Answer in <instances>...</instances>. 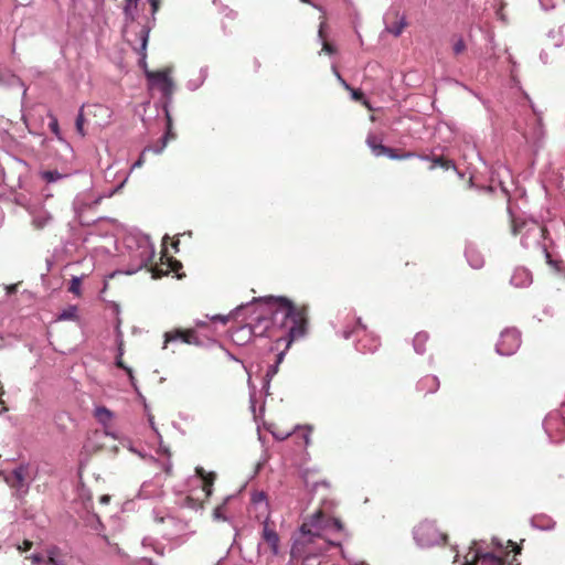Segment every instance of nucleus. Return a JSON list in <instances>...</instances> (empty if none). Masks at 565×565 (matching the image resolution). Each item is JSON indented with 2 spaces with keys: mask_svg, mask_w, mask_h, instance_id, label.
I'll list each match as a JSON object with an SVG mask.
<instances>
[{
  "mask_svg": "<svg viewBox=\"0 0 565 565\" xmlns=\"http://www.w3.org/2000/svg\"><path fill=\"white\" fill-rule=\"evenodd\" d=\"M252 303H260L263 308L249 324L252 334L264 337L270 326L279 323V326L284 328L290 322L288 327V343L305 335V309H297L288 298L274 296L254 298Z\"/></svg>",
  "mask_w": 565,
  "mask_h": 565,
  "instance_id": "1",
  "label": "nucleus"
},
{
  "mask_svg": "<svg viewBox=\"0 0 565 565\" xmlns=\"http://www.w3.org/2000/svg\"><path fill=\"white\" fill-rule=\"evenodd\" d=\"M512 233L514 235L521 236V245L524 248H540L545 254L547 263L556 267V262H554L546 250L545 246L542 244L544 238L545 230L544 227L536 221L530 218H520L515 217L512 220Z\"/></svg>",
  "mask_w": 565,
  "mask_h": 565,
  "instance_id": "2",
  "label": "nucleus"
},
{
  "mask_svg": "<svg viewBox=\"0 0 565 565\" xmlns=\"http://www.w3.org/2000/svg\"><path fill=\"white\" fill-rule=\"evenodd\" d=\"M299 531L312 539L322 536L324 532H344V526L340 519L329 518L319 510L301 524Z\"/></svg>",
  "mask_w": 565,
  "mask_h": 565,
  "instance_id": "3",
  "label": "nucleus"
},
{
  "mask_svg": "<svg viewBox=\"0 0 565 565\" xmlns=\"http://www.w3.org/2000/svg\"><path fill=\"white\" fill-rule=\"evenodd\" d=\"M150 26L140 25H126L124 30V36L126 41L132 46V49L140 55L139 65L147 70V44L149 40Z\"/></svg>",
  "mask_w": 565,
  "mask_h": 565,
  "instance_id": "4",
  "label": "nucleus"
},
{
  "mask_svg": "<svg viewBox=\"0 0 565 565\" xmlns=\"http://www.w3.org/2000/svg\"><path fill=\"white\" fill-rule=\"evenodd\" d=\"M134 241L136 243V252L131 255V257L136 260L134 268L127 271V274L131 275L137 273L139 269L147 266L154 256V245L151 243L150 237L143 234H137L128 238V246L130 247L129 242Z\"/></svg>",
  "mask_w": 565,
  "mask_h": 565,
  "instance_id": "5",
  "label": "nucleus"
},
{
  "mask_svg": "<svg viewBox=\"0 0 565 565\" xmlns=\"http://www.w3.org/2000/svg\"><path fill=\"white\" fill-rule=\"evenodd\" d=\"M414 540L420 547H430L444 540L435 523L425 521L419 523L413 531Z\"/></svg>",
  "mask_w": 565,
  "mask_h": 565,
  "instance_id": "6",
  "label": "nucleus"
},
{
  "mask_svg": "<svg viewBox=\"0 0 565 565\" xmlns=\"http://www.w3.org/2000/svg\"><path fill=\"white\" fill-rule=\"evenodd\" d=\"M521 345V333L514 328H507L500 334L495 344V351L503 356H510L516 352Z\"/></svg>",
  "mask_w": 565,
  "mask_h": 565,
  "instance_id": "7",
  "label": "nucleus"
},
{
  "mask_svg": "<svg viewBox=\"0 0 565 565\" xmlns=\"http://www.w3.org/2000/svg\"><path fill=\"white\" fill-rule=\"evenodd\" d=\"M279 535L277 531L270 525L269 516H267L263 522L262 530V542L257 545L258 554L262 553L263 543L267 544L273 556H277L280 553L279 547Z\"/></svg>",
  "mask_w": 565,
  "mask_h": 565,
  "instance_id": "8",
  "label": "nucleus"
},
{
  "mask_svg": "<svg viewBox=\"0 0 565 565\" xmlns=\"http://www.w3.org/2000/svg\"><path fill=\"white\" fill-rule=\"evenodd\" d=\"M478 562H480V565H503L501 557H498L493 553H483L481 550L477 548L468 551L463 556V563L460 565H476Z\"/></svg>",
  "mask_w": 565,
  "mask_h": 565,
  "instance_id": "9",
  "label": "nucleus"
},
{
  "mask_svg": "<svg viewBox=\"0 0 565 565\" xmlns=\"http://www.w3.org/2000/svg\"><path fill=\"white\" fill-rule=\"evenodd\" d=\"M146 76L148 81L157 85L162 93V95L167 98H170L173 93L174 84L172 79L169 77L166 71L162 72H150L146 71Z\"/></svg>",
  "mask_w": 565,
  "mask_h": 565,
  "instance_id": "10",
  "label": "nucleus"
},
{
  "mask_svg": "<svg viewBox=\"0 0 565 565\" xmlns=\"http://www.w3.org/2000/svg\"><path fill=\"white\" fill-rule=\"evenodd\" d=\"M28 472V466L20 465L12 472L4 476V481L12 488H17L18 491L25 493L29 489V484L25 482V476Z\"/></svg>",
  "mask_w": 565,
  "mask_h": 565,
  "instance_id": "11",
  "label": "nucleus"
},
{
  "mask_svg": "<svg viewBox=\"0 0 565 565\" xmlns=\"http://www.w3.org/2000/svg\"><path fill=\"white\" fill-rule=\"evenodd\" d=\"M181 341L186 344H195L199 345L200 341L198 340L196 333L194 330H180L177 329L174 331L164 333V343L163 349H167L168 343Z\"/></svg>",
  "mask_w": 565,
  "mask_h": 565,
  "instance_id": "12",
  "label": "nucleus"
},
{
  "mask_svg": "<svg viewBox=\"0 0 565 565\" xmlns=\"http://www.w3.org/2000/svg\"><path fill=\"white\" fill-rule=\"evenodd\" d=\"M31 224L35 230H43L51 225L53 222V215L50 211L43 206H34L30 210Z\"/></svg>",
  "mask_w": 565,
  "mask_h": 565,
  "instance_id": "13",
  "label": "nucleus"
},
{
  "mask_svg": "<svg viewBox=\"0 0 565 565\" xmlns=\"http://www.w3.org/2000/svg\"><path fill=\"white\" fill-rule=\"evenodd\" d=\"M359 331L366 332V326L362 322L361 318L350 317L345 321V326L337 331V333L345 339L349 340L353 334H358Z\"/></svg>",
  "mask_w": 565,
  "mask_h": 565,
  "instance_id": "14",
  "label": "nucleus"
},
{
  "mask_svg": "<svg viewBox=\"0 0 565 565\" xmlns=\"http://www.w3.org/2000/svg\"><path fill=\"white\" fill-rule=\"evenodd\" d=\"M0 86L3 87H14L19 86L22 88V98H25L28 88L21 78L13 74L11 71L6 68H0Z\"/></svg>",
  "mask_w": 565,
  "mask_h": 565,
  "instance_id": "15",
  "label": "nucleus"
},
{
  "mask_svg": "<svg viewBox=\"0 0 565 565\" xmlns=\"http://www.w3.org/2000/svg\"><path fill=\"white\" fill-rule=\"evenodd\" d=\"M510 284L516 288L529 287L532 284V274L525 267H516L511 276Z\"/></svg>",
  "mask_w": 565,
  "mask_h": 565,
  "instance_id": "16",
  "label": "nucleus"
},
{
  "mask_svg": "<svg viewBox=\"0 0 565 565\" xmlns=\"http://www.w3.org/2000/svg\"><path fill=\"white\" fill-rule=\"evenodd\" d=\"M465 256L467 258L468 264L473 269H480L483 267L484 258L475 244L468 243L466 245Z\"/></svg>",
  "mask_w": 565,
  "mask_h": 565,
  "instance_id": "17",
  "label": "nucleus"
},
{
  "mask_svg": "<svg viewBox=\"0 0 565 565\" xmlns=\"http://www.w3.org/2000/svg\"><path fill=\"white\" fill-rule=\"evenodd\" d=\"M379 347L380 340L370 333H365V335L362 339H360L355 344L356 350L362 353H372L376 351Z\"/></svg>",
  "mask_w": 565,
  "mask_h": 565,
  "instance_id": "18",
  "label": "nucleus"
},
{
  "mask_svg": "<svg viewBox=\"0 0 565 565\" xmlns=\"http://www.w3.org/2000/svg\"><path fill=\"white\" fill-rule=\"evenodd\" d=\"M417 390L424 393H435L439 388V380L435 375H426L417 383Z\"/></svg>",
  "mask_w": 565,
  "mask_h": 565,
  "instance_id": "19",
  "label": "nucleus"
},
{
  "mask_svg": "<svg viewBox=\"0 0 565 565\" xmlns=\"http://www.w3.org/2000/svg\"><path fill=\"white\" fill-rule=\"evenodd\" d=\"M167 262H168V264H167L166 269H163L162 267H159V266H156L151 269L152 278H160L162 276L168 275L169 271L177 273L182 267V264L177 259L167 258Z\"/></svg>",
  "mask_w": 565,
  "mask_h": 565,
  "instance_id": "20",
  "label": "nucleus"
},
{
  "mask_svg": "<svg viewBox=\"0 0 565 565\" xmlns=\"http://www.w3.org/2000/svg\"><path fill=\"white\" fill-rule=\"evenodd\" d=\"M418 158L424 161H431L433 166L430 169H434L436 167H439L444 170L456 169L455 163L451 160H447L443 157H433L429 154H422V156H418Z\"/></svg>",
  "mask_w": 565,
  "mask_h": 565,
  "instance_id": "21",
  "label": "nucleus"
},
{
  "mask_svg": "<svg viewBox=\"0 0 565 565\" xmlns=\"http://www.w3.org/2000/svg\"><path fill=\"white\" fill-rule=\"evenodd\" d=\"M166 115H167V131L161 138V143L156 147L147 148L148 150H151L154 153H161L167 146L168 139L174 138V135L171 132L172 119H171V116L168 110H166Z\"/></svg>",
  "mask_w": 565,
  "mask_h": 565,
  "instance_id": "22",
  "label": "nucleus"
},
{
  "mask_svg": "<svg viewBox=\"0 0 565 565\" xmlns=\"http://www.w3.org/2000/svg\"><path fill=\"white\" fill-rule=\"evenodd\" d=\"M545 137V129L541 117H536L530 132L529 139L534 143H540Z\"/></svg>",
  "mask_w": 565,
  "mask_h": 565,
  "instance_id": "23",
  "label": "nucleus"
},
{
  "mask_svg": "<svg viewBox=\"0 0 565 565\" xmlns=\"http://www.w3.org/2000/svg\"><path fill=\"white\" fill-rule=\"evenodd\" d=\"M196 476L203 480L204 482V491L206 492V495H211L212 493V484L215 479L214 472H206L202 467L195 468Z\"/></svg>",
  "mask_w": 565,
  "mask_h": 565,
  "instance_id": "24",
  "label": "nucleus"
},
{
  "mask_svg": "<svg viewBox=\"0 0 565 565\" xmlns=\"http://www.w3.org/2000/svg\"><path fill=\"white\" fill-rule=\"evenodd\" d=\"M94 416L102 426L106 427L114 418V413L105 406H97L94 409Z\"/></svg>",
  "mask_w": 565,
  "mask_h": 565,
  "instance_id": "25",
  "label": "nucleus"
},
{
  "mask_svg": "<svg viewBox=\"0 0 565 565\" xmlns=\"http://www.w3.org/2000/svg\"><path fill=\"white\" fill-rule=\"evenodd\" d=\"M366 143L375 157H382L386 150V146H384L382 140L375 135H369L366 138Z\"/></svg>",
  "mask_w": 565,
  "mask_h": 565,
  "instance_id": "26",
  "label": "nucleus"
},
{
  "mask_svg": "<svg viewBox=\"0 0 565 565\" xmlns=\"http://www.w3.org/2000/svg\"><path fill=\"white\" fill-rule=\"evenodd\" d=\"M429 339V335L425 331L417 332L413 339V347L417 354H424L426 349L425 345Z\"/></svg>",
  "mask_w": 565,
  "mask_h": 565,
  "instance_id": "27",
  "label": "nucleus"
},
{
  "mask_svg": "<svg viewBox=\"0 0 565 565\" xmlns=\"http://www.w3.org/2000/svg\"><path fill=\"white\" fill-rule=\"evenodd\" d=\"M531 525L535 529L547 531L554 527V522L545 515H536L531 519Z\"/></svg>",
  "mask_w": 565,
  "mask_h": 565,
  "instance_id": "28",
  "label": "nucleus"
},
{
  "mask_svg": "<svg viewBox=\"0 0 565 565\" xmlns=\"http://www.w3.org/2000/svg\"><path fill=\"white\" fill-rule=\"evenodd\" d=\"M47 559L45 561V564L49 565H64V559L61 554V550L56 546H52L47 550L46 553Z\"/></svg>",
  "mask_w": 565,
  "mask_h": 565,
  "instance_id": "29",
  "label": "nucleus"
},
{
  "mask_svg": "<svg viewBox=\"0 0 565 565\" xmlns=\"http://www.w3.org/2000/svg\"><path fill=\"white\" fill-rule=\"evenodd\" d=\"M406 24H407L406 18L404 15H402L394 23L386 25L385 30L388 33L393 34L394 36H399L402 34L404 28L406 26Z\"/></svg>",
  "mask_w": 565,
  "mask_h": 565,
  "instance_id": "30",
  "label": "nucleus"
},
{
  "mask_svg": "<svg viewBox=\"0 0 565 565\" xmlns=\"http://www.w3.org/2000/svg\"><path fill=\"white\" fill-rule=\"evenodd\" d=\"M122 355H124L122 341H121V339H118V355L116 358V365L118 367L125 370L127 372L128 376L131 380H134L132 369L124 364L122 359H121Z\"/></svg>",
  "mask_w": 565,
  "mask_h": 565,
  "instance_id": "31",
  "label": "nucleus"
},
{
  "mask_svg": "<svg viewBox=\"0 0 565 565\" xmlns=\"http://www.w3.org/2000/svg\"><path fill=\"white\" fill-rule=\"evenodd\" d=\"M383 156L388 157L390 159L393 160H403L414 158L416 154L414 152H404L402 154H397L395 149L386 147V150L384 151Z\"/></svg>",
  "mask_w": 565,
  "mask_h": 565,
  "instance_id": "32",
  "label": "nucleus"
},
{
  "mask_svg": "<svg viewBox=\"0 0 565 565\" xmlns=\"http://www.w3.org/2000/svg\"><path fill=\"white\" fill-rule=\"evenodd\" d=\"M138 0H125L124 13L127 20L130 22L135 19V10L137 8Z\"/></svg>",
  "mask_w": 565,
  "mask_h": 565,
  "instance_id": "33",
  "label": "nucleus"
},
{
  "mask_svg": "<svg viewBox=\"0 0 565 565\" xmlns=\"http://www.w3.org/2000/svg\"><path fill=\"white\" fill-rule=\"evenodd\" d=\"M41 177L47 183H53L62 180L65 175L60 173L57 170H46L41 173Z\"/></svg>",
  "mask_w": 565,
  "mask_h": 565,
  "instance_id": "34",
  "label": "nucleus"
},
{
  "mask_svg": "<svg viewBox=\"0 0 565 565\" xmlns=\"http://www.w3.org/2000/svg\"><path fill=\"white\" fill-rule=\"evenodd\" d=\"M77 308L75 306H70L68 308L62 310L58 316L57 320L65 321V320H73L76 318Z\"/></svg>",
  "mask_w": 565,
  "mask_h": 565,
  "instance_id": "35",
  "label": "nucleus"
},
{
  "mask_svg": "<svg viewBox=\"0 0 565 565\" xmlns=\"http://www.w3.org/2000/svg\"><path fill=\"white\" fill-rule=\"evenodd\" d=\"M84 121H85V118H84V114H83V107L79 109L77 116H76V120H75V128H76V131L77 134L81 136V137H84L85 136V130H84Z\"/></svg>",
  "mask_w": 565,
  "mask_h": 565,
  "instance_id": "36",
  "label": "nucleus"
},
{
  "mask_svg": "<svg viewBox=\"0 0 565 565\" xmlns=\"http://www.w3.org/2000/svg\"><path fill=\"white\" fill-rule=\"evenodd\" d=\"M49 118H50V122H49V128L50 130L56 136L60 138L61 136V130H60V126H58V121H57V118L50 114L49 115Z\"/></svg>",
  "mask_w": 565,
  "mask_h": 565,
  "instance_id": "37",
  "label": "nucleus"
},
{
  "mask_svg": "<svg viewBox=\"0 0 565 565\" xmlns=\"http://www.w3.org/2000/svg\"><path fill=\"white\" fill-rule=\"evenodd\" d=\"M232 497H227L224 501L223 504L216 507L213 511V515H214V519L215 520H222V521H226L227 518L224 515L223 511L225 509V504H226V501L230 500Z\"/></svg>",
  "mask_w": 565,
  "mask_h": 565,
  "instance_id": "38",
  "label": "nucleus"
},
{
  "mask_svg": "<svg viewBox=\"0 0 565 565\" xmlns=\"http://www.w3.org/2000/svg\"><path fill=\"white\" fill-rule=\"evenodd\" d=\"M81 278L79 277H73L72 280H71V285H70V288L68 290L74 294V295H79L81 294Z\"/></svg>",
  "mask_w": 565,
  "mask_h": 565,
  "instance_id": "39",
  "label": "nucleus"
},
{
  "mask_svg": "<svg viewBox=\"0 0 565 565\" xmlns=\"http://www.w3.org/2000/svg\"><path fill=\"white\" fill-rule=\"evenodd\" d=\"M84 194H79L74 199L73 205L76 212L83 211L88 204L83 200Z\"/></svg>",
  "mask_w": 565,
  "mask_h": 565,
  "instance_id": "40",
  "label": "nucleus"
},
{
  "mask_svg": "<svg viewBox=\"0 0 565 565\" xmlns=\"http://www.w3.org/2000/svg\"><path fill=\"white\" fill-rule=\"evenodd\" d=\"M452 50H454V53L457 55L462 53L466 50V44H465V41L462 38H458L455 41V43L452 45Z\"/></svg>",
  "mask_w": 565,
  "mask_h": 565,
  "instance_id": "41",
  "label": "nucleus"
},
{
  "mask_svg": "<svg viewBox=\"0 0 565 565\" xmlns=\"http://www.w3.org/2000/svg\"><path fill=\"white\" fill-rule=\"evenodd\" d=\"M248 385L250 387V394H249V403H250V409L255 414V407H256V392L255 386L252 385L250 381H248Z\"/></svg>",
  "mask_w": 565,
  "mask_h": 565,
  "instance_id": "42",
  "label": "nucleus"
},
{
  "mask_svg": "<svg viewBox=\"0 0 565 565\" xmlns=\"http://www.w3.org/2000/svg\"><path fill=\"white\" fill-rule=\"evenodd\" d=\"M29 559H31L33 565H40L42 563H45V558L40 553H33L30 556H28Z\"/></svg>",
  "mask_w": 565,
  "mask_h": 565,
  "instance_id": "43",
  "label": "nucleus"
},
{
  "mask_svg": "<svg viewBox=\"0 0 565 565\" xmlns=\"http://www.w3.org/2000/svg\"><path fill=\"white\" fill-rule=\"evenodd\" d=\"M203 85V79H199V78H195V79H190L186 83V87L190 89V90H196L199 87H201Z\"/></svg>",
  "mask_w": 565,
  "mask_h": 565,
  "instance_id": "44",
  "label": "nucleus"
},
{
  "mask_svg": "<svg viewBox=\"0 0 565 565\" xmlns=\"http://www.w3.org/2000/svg\"><path fill=\"white\" fill-rule=\"evenodd\" d=\"M266 499H267L266 493L263 491L254 492L252 495V501L255 504L266 501Z\"/></svg>",
  "mask_w": 565,
  "mask_h": 565,
  "instance_id": "45",
  "label": "nucleus"
},
{
  "mask_svg": "<svg viewBox=\"0 0 565 565\" xmlns=\"http://www.w3.org/2000/svg\"><path fill=\"white\" fill-rule=\"evenodd\" d=\"M278 367H279V365H277L275 363L269 365L266 371L265 377H268L269 380H271L277 374Z\"/></svg>",
  "mask_w": 565,
  "mask_h": 565,
  "instance_id": "46",
  "label": "nucleus"
},
{
  "mask_svg": "<svg viewBox=\"0 0 565 565\" xmlns=\"http://www.w3.org/2000/svg\"><path fill=\"white\" fill-rule=\"evenodd\" d=\"M153 514H154V520L157 522H159V523H163L166 521H168L170 523H175V519L173 516H171V515H167V516L161 515V516H159V514L156 511L153 512Z\"/></svg>",
  "mask_w": 565,
  "mask_h": 565,
  "instance_id": "47",
  "label": "nucleus"
},
{
  "mask_svg": "<svg viewBox=\"0 0 565 565\" xmlns=\"http://www.w3.org/2000/svg\"><path fill=\"white\" fill-rule=\"evenodd\" d=\"M332 71L335 75V77L338 78V81L340 82V84L345 88V89H351V86L345 82V79L341 76V74L339 73V71L337 70L335 66L332 67Z\"/></svg>",
  "mask_w": 565,
  "mask_h": 565,
  "instance_id": "48",
  "label": "nucleus"
},
{
  "mask_svg": "<svg viewBox=\"0 0 565 565\" xmlns=\"http://www.w3.org/2000/svg\"><path fill=\"white\" fill-rule=\"evenodd\" d=\"M148 1L151 6L152 18L154 19V14L157 13V11L159 10V7H160V0H148Z\"/></svg>",
  "mask_w": 565,
  "mask_h": 565,
  "instance_id": "49",
  "label": "nucleus"
},
{
  "mask_svg": "<svg viewBox=\"0 0 565 565\" xmlns=\"http://www.w3.org/2000/svg\"><path fill=\"white\" fill-rule=\"evenodd\" d=\"M231 316H222V315H215L211 317L212 321H218L223 324L227 323Z\"/></svg>",
  "mask_w": 565,
  "mask_h": 565,
  "instance_id": "50",
  "label": "nucleus"
},
{
  "mask_svg": "<svg viewBox=\"0 0 565 565\" xmlns=\"http://www.w3.org/2000/svg\"><path fill=\"white\" fill-rule=\"evenodd\" d=\"M148 151V149H145L142 151V153L140 154V157L138 158V160L131 166V169H136V168H140L142 167L143 162H145V152Z\"/></svg>",
  "mask_w": 565,
  "mask_h": 565,
  "instance_id": "51",
  "label": "nucleus"
},
{
  "mask_svg": "<svg viewBox=\"0 0 565 565\" xmlns=\"http://www.w3.org/2000/svg\"><path fill=\"white\" fill-rule=\"evenodd\" d=\"M129 380H130V383H131V385H132L134 390H135V391H136V393L138 394V396H139V397L145 402V409L147 411V409H148V405L146 404L145 397H143V396L141 395V393L139 392V388H138V386H137L136 380H135V379H134V380H131L130 377H129Z\"/></svg>",
  "mask_w": 565,
  "mask_h": 565,
  "instance_id": "52",
  "label": "nucleus"
},
{
  "mask_svg": "<svg viewBox=\"0 0 565 565\" xmlns=\"http://www.w3.org/2000/svg\"><path fill=\"white\" fill-rule=\"evenodd\" d=\"M32 542L29 540H24L22 545H19L18 548L22 552L29 551L32 547Z\"/></svg>",
  "mask_w": 565,
  "mask_h": 565,
  "instance_id": "53",
  "label": "nucleus"
},
{
  "mask_svg": "<svg viewBox=\"0 0 565 565\" xmlns=\"http://www.w3.org/2000/svg\"><path fill=\"white\" fill-rule=\"evenodd\" d=\"M305 428L307 431L303 435V439H305V445L308 446L310 444V434H311L312 427L307 425Z\"/></svg>",
  "mask_w": 565,
  "mask_h": 565,
  "instance_id": "54",
  "label": "nucleus"
},
{
  "mask_svg": "<svg viewBox=\"0 0 565 565\" xmlns=\"http://www.w3.org/2000/svg\"><path fill=\"white\" fill-rule=\"evenodd\" d=\"M351 92V96L354 100H361L363 98V93L361 90L349 89Z\"/></svg>",
  "mask_w": 565,
  "mask_h": 565,
  "instance_id": "55",
  "label": "nucleus"
},
{
  "mask_svg": "<svg viewBox=\"0 0 565 565\" xmlns=\"http://www.w3.org/2000/svg\"><path fill=\"white\" fill-rule=\"evenodd\" d=\"M322 50L326 53H328V54H333L334 53V49L329 43H327L326 41L322 42Z\"/></svg>",
  "mask_w": 565,
  "mask_h": 565,
  "instance_id": "56",
  "label": "nucleus"
},
{
  "mask_svg": "<svg viewBox=\"0 0 565 565\" xmlns=\"http://www.w3.org/2000/svg\"><path fill=\"white\" fill-rule=\"evenodd\" d=\"M248 306H249V303L241 305V306L236 307V308L231 312V316H232V317H236V316H238V315H239V312H241L243 309H245L246 307H248Z\"/></svg>",
  "mask_w": 565,
  "mask_h": 565,
  "instance_id": "57",
  "label": "nucleus"
},
{
  "mask_svg": "<svg viewBox=\"0 0 565 565\" xmlns=\"http://www.w3.org/2000/svg\"><path fill=\"white\" fill-rule=\"evenodd\" d=\"M270 381L271 380H269L268 377H264L263 390L265 391L266 394L269 393Z\"/></svg>",
  "mask_w": 565,
  "mask_h": 565,
  "instance_id": "58",
  "label": "nucleus"
},
{
  "mask_svg": "<svg viewBox=\"0 0 565 565\" xmlns=\"http://www.w3.org/2000/svg\"><path fill=\"white\" fill-rule=\"evenodd\" d=\"M206 77H207V67H201L200 75L198 78L203 79V83H204Z\"/></svg>",
  "mask_w": 565,
  "mask_h": 565,
  "instance_id": "59",
  "label": "nucleus"
},
{
  "mask_svg": "<svg viewBox=\"0 0 565 565\" xmlns=\"http://www.w3.org/2000/svg\"><path fill=\"white\" fill-rule=\"evenodd\" d=\"M324 25H326V22H324V21H321V22H320V25H319V31H318V36H319L321 40H323V36H324V35H323V28H324Z\"/></svg>",
  "mask_w": 565,
  "mask_h": 565,
  "instance_id": "60",
  "label": "nucleus"
},
{
  "mask_svg": "<svg viewBox=\"0 0 565 565\" xmlns=\"http://www.w3.org/2000/svg\"><path fill=\"white\" fill-rule=\"evenodd\" d=\"M284 356H285V352H280V353H278V354H277V356H276V362H275V364L279 365V364L282 362Z\"/></svg>",
  "mask_w": 565,
  "mask_h": 565,
  "instance_id": "61",
  "label": "nucleus"
},
{
  "mask_svg": "<svg viewBox=\"0 0 565 565\" xmlns=\"http://www.w3.org/2000/svg\"><path fill=\"white\" fill-rule=\"evenodd\" d=\"M148 420H149V424L151 425L152 429L157 430L154 427L153 416L151 414H148Z\"/></svg>",
  "mask_w": 565,
  "mask_h": 565,
  "instance_id": "62",
  "label": "nucleus"
},
{
  "mask_svg": "<svg viewBox=\"0 0 565 565\" xmlns=\"http://www.w3.org/2000/svg\"><path fill=\"white\" fill-rule=\"evenodd\" d=\"M108 501H109V497H108V495H103V497L100 498V502H102V503H107Z\"/></svg>",
  "mask_w": 565,
  "mask_h": 565,
  "instance_id": "63",
  "label": "nucleus"
},
{
  "mask_svg": "<svg viewBox=\"0 0 565 565\" xmlns=\"http://www.w3.org/2000/svg\"><path fill=\"white\" fill-rule=\"evenodd\" d=\"M318 486H324V487H328V486H329V483H328L327 481H321V482H317V483L315 484V487H318Z\"/></svg>",
  "mask_w": 565,
  "mask_h": 565,
  "instance_id": "64",
  "label": "nucleus"
}]
</instances>
